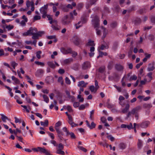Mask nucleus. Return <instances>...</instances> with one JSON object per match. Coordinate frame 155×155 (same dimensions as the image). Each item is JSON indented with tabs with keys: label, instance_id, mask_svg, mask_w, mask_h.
I'll return each instance as SVG.
<instances>
[{
	"label": "nucleus",
	"instance_id": "obj_39",
	"mask_svg": "<svg viewBox=\"0 0 155 155\" xmlns=\"http://www.w3.org/2000/svg\"><path fill=\"white\" fill-rule=\"evenodd\" d=\"M56 153L57 154L62 155H64L65 154L64 152L62 150H57Z\"/></svg>",
	"mask_w": 155,
	"mask_h": 155
},
{
	"label": "nucleus",
	"instance_id": "obj_37",
	"mask_svg": "<svg viewBox=\"0 0 155 155\" xmlns=\"http://www.w3.org/2000/svg\"><path fill=\"white\" fill-rule=\"evenodd\" d=\"M87 45L91 46H94L95 44L94 43V41L90 40L88 41Z\"/></svg>",
	"mask_w": 155,
	"mask_h": 155
},
{
	"label": "nucleus",
	"instance_id": "obj_63",
	"mask_svg": "<svg viewBox=\"0 0 155 155\" xmlns=\"http://www.w3.org/2000/svg\"><path fill=\"white\" fill-rule=\"evenodd\" d=\"M58 72L60 74H62L64 73L65 71L64 69L60 68L58 71Z\"/></svg>",
	"mask_w": 155,
	"mask_h": 155
},
{
	"label": "nucleus",
	"instance_id": "obj_28",
	"mask_svg": "<svg viewBox=\"0 0 155 155\" xmlns=\"http://www.w3.org/2000/svg\"><path fill=\"white\" fill-rule=\"evenodd\" d=\"M99 55L97 57V58H98L99 57H102L103 55L104 56H107V53L106 52H103L100 51H99Z\"/></svg>",
	"mask_w": 155,
	"mask_h": 155
},
{
	"label": "nucleus",
	"instance_id": "obj_9",
	"mask_svg": "<svg viewBox=\"0 0 155 155\" xmlns=\"http://www.w3.org/2000/svg\"><path fill=\"white\" fill-rule=\"evenodd\" d=\"M150 124V122L148 121H146L142 122L141 123L137 124V125L140 126L142 128H146Z\"/></svg>",
	"mask_w": 155,
	"mask_h": 155
},
{
	"label": "nucleus",
	"instance_id": "obj_46",
	"mask_svg": "<svg viewBox=\"0 0 155 155\" xmlns=\"http://www.w3.org/2000/svg\"><path fill=\"white\" fill-rule=\"evenodd\" d=\"M35 63L37 65H40L42 66H44L45 65L44 63L38 61H35Z\"/></svg>",
	"mask_w": 155,
	"mask_h": 155
},
{
	"label": "nucleus",
	"instance_id": "obj_53",
	"mask_svg": "<svg viewBox=\"0 0 155 155\" xmlns=\"http://www.w3.org/2000/svg\"><path fill=\"white\" fill-rule=\"evenodd\" d=\"M58 127H58L54 126V128L55 129L58 134L61 133V132H63L61 131L60 130L59 128Z\"/></svg>",
	"mask_w": 155,
	"mask_h": 155
},
{
	"label": "nucleus",
	"instance_id": "obj_44",
	"mask_svg": "<svg viewBox=\"0 0 155 155\" xmlns=\"http://www.w3.org/2000/svg\"><path fill=\"white\" fill-rule=\"evenodd\" d=\"M117 25V23L116 22H114L110 24V26L113 28L116 27Z\"/></svg>",
	"mask_w": 155,
	"mask_h": 155
},
{
	"label": "nucleus",
	"instance_id": "obj_23",
	"mask_svg": "<svg viewBox=\"0 0 155 155\" xmlns=\"http://www.w3.org/2000/svg\"><path fill=\"white\" fill-rule=\"evenodd\" d=\"M41 125L45 127H47L48 125V120H45V122L41 121Z\"/></svg>",
	"mask_w": 155,
	"mask_h": 155
},
{
	"label": "nucleus",
	"instance_id": "obj_10",
	"mask_svg": "<svg viewBox=\"0 0 155 155\" xmlns=\"http://www.w3.org/2000/svg\"><path fill=\"white\" fill-rule=\"evenodd\" d=\"M42 34V32L38 31L34 34L32 35V38L33 40H36L39 39V37L41 36V34Z\"/></svg>",
	"mask_w": 155,
	"mask_h": 155
},
{
	"label": "nucleus",
	"instance_id": "obj_54",
	"mask_svg": "<svg viewBox=\"0 0 155 155\" xmlns=\"http://www.w3.org/2000/svg\"><path fill=\"white\" fill-rule=\"evenodd\" d=\"M65 81L66 83L68 84H70L71 83V82L69 78L66 77L65 78Z\"/></svg>",
	"mask_w": 155,
	"mask_h": 155
},
{
	"label": "nucleus",
	"instance_id": "obj_7",
	"mask_svg": "<svg viewBox=\"0 0 155 155\" xmlns=\"http://www.w3.org/2000/svg\"><path fill=\"white\" fill-rule=\"evenodd\" d=\"M93 25L95 28H98L99 27V20L97 17H95L93 20Z\"/></svg>",
	"mask_w": 155,
	"mask_h": 155
},
{
	"label": "nucleus",
	"instance_id": "obj_32",
	"mask_svg": "<svg viewBox=\"0 0 155 155\" xmlns=\"http://www.w3.org/2000/svg\"><path fill=\"white\" fill-rule=\"evenodd\" d=\"M57 150H62L64 148V145L61 143H60L57 145Z\"/></svg>",
	"mask_w": 155,
	"mask_h": 155
},
{
	"label": "nucleus",
	"instance_id": "obj_47",
	"mask_svg": "<svg viewBox=\"0 0 155 155\" xmlns=\"http://www.w3.org/2000/svg\"><path fill=\"white\" fill-rule=\"evenodd\" d=\"M95 91H96L99 88V86L98 85V82L97 80L95 81Z\"/></svg>",
	"mask_w": 155,
	"mask_h": 155
},
{
	"label": "nucleus",
	"instance_id": "obj_22",
	"mask_svg": "<svg viewBox=\"0 0 155 155\" xmlns=\"http://www.w3.org/2000/svg\"><path fill=\"white\" fill-rule=\"evenodd\" d=\"M143 108L146 109H149L152 107V105L151 103L144 104L143 105Z\"/></svg>",
	"mask_w": 155,
	"mask_h": 155
},
{
	"label": "nucleus",
	"instance_id": "obj_62",
	"mask_svg": "<svg viewBox=\"0 0 155 155\" xmlns=\"http://www.w3.org/2000/svg\"><path fill=\"white\" fill-rule=\"evenodd\" d=\"M83 5L82 3H79L77 5V8L78 9H80L82 8Z\"/></svg>",
	"mask_w": 155,
	"mask_h": 155
},
{
	"label": "nucleus",
	"instance_id": "obj_34",
	"mask_svg": "<svg viewBox=\"0 0 155 155\" xmlns=\"http://www.w3.org/2000/svg\"><path fill=\"white\" fill-rule=\"evenodd\" d=\"M14 26L9 25H6L5 26V28L7 29L9 31L12 29L14 28Z\"/></svg>",
	"mask_w": 155,
	"mask_h": 155
},
{
	"label": "nucleus",
	"instance_id": "obj_58",
	"mask_svg": "<svg viewBox=\"0 0 155 155\" xmlns=\"http://www.w3.org/2000/svg\"><path fill=\"white\" fill-rule=\"evenodd\" d=\"M70 54H72V57H75L78 55V53L77 52H76L75 51H72V50H71V53H70Z\"/></svg>",
	"mask_w": 155,
	"mask_h": 155
},
{
	"label": "nucleus",
	"instance_id": "obj_2",
	"mask_svg": "<svg viewBox=\"0 0 155 155\" xmlns=\"http://www.w3.org/2000/svg\"><path fill=\"white\" fill-rule=\"evenodd\" d=\"M72 41L76 46H78L82 43V40L77 35H74L72 38Z\"/></svg>",
	"mask_w": 155,
	"mask_h": 155
},
{
	"label": "nucleus",
	"instance_id": "obj_19",
	"mask_svg": "<svg viewBox=\"0 0 155 155\" xmlns=\"http://www.w3.org/2000/svg\"><path fill=\"white\" fill-rule=\"evenodd\" d=\"M38 149H39V151H40L41 153H45L46 155L48 152L47 150L44 148L38 147Z\"/></svg>",
	"mask_w": 155,
	"mask_h": 155
},
{
	"label": "nucleus",
	"instance_id": "obj_3",
	"mask_svg": "<svg viewBox=\"0 0 155 155\" xmlns=\"http://www.w3.org/2000/svg\"><path fill=\"white\" fill-rule=\"evenodd\" d=\"M141 107L140 106H138L134 108L131 110L129 111L127 114V117H129L131 115L135 114H138V111L141 110Z\"/></svg>",
	"mask_w": 155,
	"mask_h": 155
},
{
	"label": "nucleus",
	"instance_id": "obj_26",
	"mask_svg": "<svg viewBox=\"0 0 155 155\" xmlns=\"http://www.w3.org/2000/svg\"><path fill=\"white\" fill-rule=\"evenodd\" d=\"M126 145L123 143H120L119 145V147L120 149L124 150L126 148Z\"/></svg>",
	"mask_w": 155,
	"mask_h": 155
},
{
	"label": "nucleus",
	"instance_id": "obj_42",
	"mask_svg": "<svg viewBox=\"0 0 155 155\" xmlns=\"http://www.w3.org/2000/svg\"><path fill=\"white\" fill-rule=\"evenodd\" d=\"M108 46L107 44H106V45H102L100 49L101 50H103L104 48L108 49Z\"/></svg>",
	"mask_w": 155,
	"mask_h": 155
},
{
	"label": "nucleus",
	"instance_id": "obj_49",
	"mask_svg": "<svg viewBox=\"0 0 155 155\" xmlns=\"http://www.w3.org/2000/svg\"><path fill=\"white\" fill-rule=\"evenodd\" d=\"M107 138L109 139L111 141H114V138L111 135H110L107 136Z\"/></svg>",
	"mask_w": 155,
	"mask_h": 155
},
{
	"label": "nucleus",
	"instance_id": "obj_29",
	"mask_svg": "<svg viewBox=\"0 0 155 155\" xmlns=\"http://www.w3.org/2000/svg\"><path fill=\"white\" fill-rule=\"evenodd\" d=\"M141 19L140 18H137L134 21V23L136 25H138L140 24L141 22Z\"/></svg>",
	"mask_w": 155,
	"mask_h": 155
},
{
	"label": "nucleus",
	"instance_id": "obj_12",
	"mask_svg": "<svg viewBox=\"0 0 155 155\" xmlns=\"http://www.w3.org/2000/svg\"><path fill=\"white\" fill-rule=\"evenodd\" d=\"M86 125L90 129H92L96 127V124L94 122H92L90 124L87 120L86 121Z\"/></svg>",
	"mask_w": 155,
	"mask_h": 155
},
{
	"label": "nucleus",
	"instance_id": "obj_11",
	"mask_svg": "<svg viewBox=\"0 0 155 155\" xmlns=\"http://www.w3.org/2000/svg\"><path fill=\"white\" fill-rule=\"evenodd\" d=\"M90 67V63L88 61L84 62L82 65V68L83 70H86Z\"/></svg>",
	"mask_w": 155,
	"mask_h": 155
},
{
	"label": "nucleus",
	"instance_id": "obj_41",
	"mask_svg": "<svg viewBox=\"0 0 155 155\" xmlns=\"http://www.w3.org/2000/svg\"><path fill=\"white\" fill-rule=\"evenodd\" d=\"M80 104L78 102H74L73 103V106L74 108H77L79 106Z\"/></svg>",
	"mask_w": 155,
	"mask_h": 155
},
{
	"label": "nucleus",
	"instance_id": "obj_40",
	"mask_svg": "<svg viewBox=\"0 0 155 155\" xmlns=\"http://www.w3.org/2000/svg\"><path fill=\"white\" fill-rule=\"evenodd\" d=\"M81 21L82 24H85L86 23L87 20V18L85 17H82L81 18Z\"/></svg>",
	"mask_w": 155,
	"mask_h": 155
},
{
	"label": "nucleus",
	"instance_id": "obj_56",
	"mask_svg": "<svg viewBox=\"0 0 155 155\" xmlns=\"http://www.w3.org/2000/svg\"><path fill=\"white\" fill-rule=\"evenodd\" d=\"M148 39L150 41H153L154 39V36L153 35H150L149 36Z\"/></svg>",
	"mask_w": 155,
	"mask_h": 155
},
{
	"label": "nucleus",
	"instance_id": "obj_50",
	"mask_svg": "<svg viewBox=\"0 0 155 155\" xmlns=\"http://www.w3.org/2000/svg\"><path fill=\"white\" fill-rule=\"evenodd\" d=\"M63 130L64 132L66 133V136H68V134L69 132L66 127H64L63 128Z\"/></svg>",
	"mask_w": 155,
	"mask_h": 155
},
{
	"label": "nucleus",
	"instance_id": "obj_20",
	"mask_svg": "<svg viewBox=\"0 0 155 155\" xmlns=\"http://www.w3.org/2000/svg\"><path fill=\"white\" fill-rule=\"evenodd\" d=\"M73 61V59L72 58H69L66 59L64 60L63 61V63L65 64H67L72 62Z\"/></svg>",
	"mask_w": 155,
	"mask_h": 155
},
{
	"label": "nucleus",
	"instance_id": "obj_5",
	"mask_svg": "<svg viewBox=\"0 0 155 155\" xmlns=\"http://www.w3.org/2000/svg\"><path fill=\"white\" fill-rule=\"evenodd\" d=\"M48 4H47L46 5L41 7L40 9L41 13L42 14V17L45 18L46 17V14L47 12V9L48 8Z\"/></svg>",
	"mask_w": 155,
	"mask_h": 155
},
{
	"label": "nucleus",
	"instance_id": "obj_35",
	"mask_svg": "<svg viewBox=\"0 0 155 155\" xmlns=\"http://www.w3.org/2000/svg\"><path fill=\"white\" fill-rule=\"evenodd\" d=\"M41 51H37L36 53V56L37 58L38 59H40L41 58L40 54L41 53Z\"/></svg>",
	"mask_w": 155,
	"mask_h": 155
},
{
	"label": "nucleus",
	"instance_id": "obj_57",
	"mask_svg": "<svg viewBox=\"0 0 155 155\" xmlns=\"http://www.w3.org/2000/svg\"><path fill=\"white\" fill-rule=\"evenodd\" d=\"M85 108V105L84 104H81L79 107V109L80 110H84Z\"/></svg>",
	"mask_w": 155,
	"mask_h": 155
},
{
	"label": "nucleus",
	"instance_id": "obj_21",
	"mask_svg": "<svg viewBox=\"0 0 155 155\" xmlns=\"http://www.w3.org/2000/svg\"><path fill=\"white\" fill-rule=\"evenodd\" d=\"M44 73V71L42 69H38L35 73V75L37 76H39L40 75Z\"/></svg>",
	"mask_w": 155,
	"mask_h": 155
},
{
	"label": "nucleus",
	"instance_id": "obj_14",
	"mask_svg": "<svg viewBox=\"0 0 155 155\" xmlns=\"http://www.w3.org/2000/svg\"><path fill=\"white\" fill-rule=\"evenodd\" d=\"M68 121L69 124L71 125L72 127H74L78 126V124L74 123L73 122V118L72 117H68Z\"/></svg>",
	"mask_w": 155,
	"mask_h": 155
},
{
	"label": "nucleus",
	"instance_id": "obj_38",
	"mask_svg": "<svg viewBox=\"0 0 155 155\" xmlns=\"http://www.w3.org/2000/svg\"><path fill=\"white\" fill-rule=\"evenodd\" d=\"M137 78V76L135 75H133L132 76L130 77L129 80L131 81L132 80H136Z\"/></svg>",
	"mask_w": 155,
	"mask_h": 155
},
{
	"label": "nucleus",
	"instance_id": "obj_16",
	"mask_svg": "<svg viewBox=\"0 0 155 155\" xmlns=\"http://www.w3.org/2000/svg\"><path fill=\"white\" fill-rule=\"evenodd\" d=\"M0 115L1 116V119L2 120V121L3 122H6V120H7L10 122L11 121V119H10L8 118V117L5 116L3 114H1Z\"/></svg>",
	"mask_w": 155,
	"mask_h": 155
},
{
	"label": "nucleus",
	"instance_id": "obj_1",
	"mask_svg": "<svg viewBox=\"0 0 155 155\" xmlns=\"http://www.w3.org/2000/svg\"><path fill=\"white\" fill-rule=\"evenodd\" d=\"M38 32L37 28L35 27H31L28 30L22 34L24 36H30Z\"/></svg>",
	"mask_w": 155,
	"mask_h": 155
},
{
	"label": "nucleus",
	"instance_id": "obj_52",
	"mask_svg": "<svg viewBox=\"0 0 155 155\" xmlns=\"http://www.w3.org/2000/svg\"><path fill=\"white\" fill-rule=\"evenodd\" d=\"M89 89L91 92H93L94 91V92H96L95 91V87L93 85H91L89 87Z\"/></svg>",
	"mask_w": 155,
	"mask_h": 155
},
{
	"label": "nucleus",
	"instance_id": "obj_30",
	"mask_svg": "<svg viewBox=\"0 0 155 155\" xmlns=\"http://www.w3.org/2000/svg\"><path fill=\"white\" fill-rule=\"evenodd\" d=\"M61 8V9L64 12H67L68 11V9L67 8V6H65L62 5Z\"/></svg>",
	"mask_w": 155,
	"mask_h": 155
},
{
	"label": "nucleus",
	"instance_id": "obj_27",
	"mask_svg": "<svg viewBox=\"0 0 155 155\" xmlns=\"http://www.w3.org/2000/svg\"><path fill=\"white\" fill-rule=\"evenodd\" d=\"M51 27L53 30L55 31H58L60 29V28L58 25H52Z\"/></svg>",
	"mask_w": 155,
	"mask_h": 155
},
{
	"label": "nucleus",
	"instance_id": "obj_33",
	"mask_svg": "<svg viewBox=\"0 0 155 155\" xmlns=\"http://www.w3.org/2000/svg\"><path fill=\"white\" fill-rule=\"evenodd\" d=\"M42 97L44 98V101L47 103H48L49 101V98L45 94H43Z\"/></svg>",
	"mask_w": 155,
	"mask_h": 155
},
{
	"label": "nucleus",
	"instance_id": "obj_43",
	"mask_svg": "<svg viewBox=\"0 0 155 155\" xmlns=\"http://www.w3.org/2000/svg\"><path fill=\"white\" fill-rule=\"evenodd\" d=\"M150 18L151 22L155 24V16H151L150 17Z\"/></svg>",
	"mask_w": 155,
	"mask_h": 155
},
{
	"label": "nucleus",
	"instance_id": "obj_59",
	"mask_svg": "<svg viewBox=\"0 0 155 155\" xmlns=\"http://www.w3.org/2000/svg\"><path fill=\"white\" fill-rule=\"evenodd\" d=\"M11 65L13 67L14 69L15 68V67L16 66L18 65V64L16 63L15 61H12L11 63Z\"/></svg>",
	"mask_w": 155,
	"mask_h": 155
},
{
	"label": "nucleus",
	"instance_id": "obj_8",
	"mask_svg": "<svg viewBox=\"0 0 155 155\" xmlns=\"http://www.w3.org/2000/svg\"><path fill=\"white\" fill-rule=\"evenodd\" d=\"M55 64L53 61H49L47 62L48 65L51 68L54 69L55 68L56 66L58 67L59 66V65L55 61H54Z\"/></svg>",
	"mask_w": 155,
	"mask_h": 155
},
{
	"label": "nucleus",
	"instance_id": "obj_6",
	"mask_svg": "<svg viewBox=\"0 0 155 155\" xmlns=\"http://www.w3.org/2000/svg\"><path fill=\"white\" fill-rule=\"evenodd\" d=\"M60 50L61 52L64 54H66L71 53V49L70 48L66 49L62 47L61 48Z\"/></svg>",
	"mask_w": 155,
	"mask_h": 155
},
{
	"label": "nucleus",
	"instance_id": "obj_25",
	"mask_svg": "<svg viewBox=\"0 0 155 155\" xmlns=\"http://www.w3.org/2000/svg\"><path fill=\"white\" fill-rule=\"evenodd\" d=\"M86 84L85 83V82L84 81H81L78 82V87L81 86L82 87H86Z\"/></svg>",
	"mask_w": 155,
	"mask_h": 155
},
{
	"label": "nucleus",
	"instance_id": "obj_61",
	"mask_svg": "<svg viewBox=\"0 0 155 155\" xmlns=\"http://www.w3.org/2000/svg\"><path fill=\"white\" fill-rule=\"evenodd\" d=\"M41 18V17L39 15H35L34 18V19L35 20H38L40 19Z\"/></svg>",
	"mask_w": 155,
	"mask_h": 155
},
{
	"label": "nucleus",
	"instance_id": "obj_13",
	"mask_svg": "<svg viewBox=\"0 0 155 155\" xmlns=\"http://www.w3.org/2000/svg\"><path fill=\"white\" fill-rule=\"evenodd\" d=\"M115 69L118 71H123L124 69V67L121 64H116L115 65Z\"/></svg>",
	"mask_w": 155,
	"mask_h": 155
},
{
	"label": "nucleus",
	"instance_id": "obj_51",
	"mask_svg": "<svg viewBox=\"0 0 155 155\" xmlns=\"http://www.w3.org/2000/svg\"><path fill=\"white\" fill-rule=\"evenodd\" d=\"M105 71V68L104 67H100L99 69V71L101 73H103Z\"/></svg>",
	"mask_w": 155,
	"mask_h": 155
},
{
	"label": "nucleus",
	"instance_id": "obj_60",
	"mask_svg": "<svg viewBox=\"0 0 155 155\" xmlns=\"http://www.w3.org/2000/svg\"><path fill=\"white\" fill-rule=\"evenodd\" d=\"M56 38V36L55 35L48 36H47V38L49 39H52L55 38Z\"/></svg>",
	"mask_w": 155,
	"mask_h": 155
},
{
	"label": "nucleus",
	"instance_id": "obj_48",
	"mask_svg": "<svg viewBox=\"0 0 155 155\" xmlns=\"http://www.w3.org/2000/svg\"><path fill=\"white\" fill-rule=\"evenodd\" d=\"M78 148L80 150H82L84 152H86L87 151V150L83 147L82 146H78Z\"/></svg>",
	"mask_w": 155,
	"mask_h": 155
},
{
	"label": "nucleus",
	"instance_id": "obj_17",
	"mask_svg": "<svg viewBox=\"0 0 155 155\" xmlns=\"http://www.w3.org/2000/svg\"><path fill=\"white\" fill-rule=\"evenodd\" d=\"M130 108V105L128 104H127L126 105V106L124 108H123L122 110V112L124 113L125 114L129 110Z\"/></svg>",
	"mask_w": 155,
	"mask_h": 155
},
{
	"label": "nucleus",
	"instance_id": "obj_55",
	"mask_svg": "<svg viewBox=\"0 0 155 155\" xmlns=\"http://www.w3.org/2000/svg\"><path fill=\"white\" fill-rule=\"evenodd\" d=\"M127 128L128 130L133 129V124L131 123H130L129 125H127Z\"/></svg>",
	"mask_w": 155,
	"mask_h": 155
},
{
	"label": "nucleus",
	"instance_id": "obj_36",
	"mask_svg": "<svg viewBox=\"0 0 155 155\" xmlns=\"http://www.w3.org/2000/svg\"><path fill=\"white\" fill-rule=\"evenodd\" d=\"M98 144L100 145H102L104 147H105L106 146L107 148L109 146L108 144L106 142L105 143H103L102 142H99Z\"/></svg>",
	"mask_w": 155,
	"mask_h": 155
},
{
	"label": "nucleus",
	"instance_id": "obj_64",
	"mask_svg": "<svg viewBox=\"0 0 155 155\" xmlns=\"http://www.w3.org/2000/svg\"><path fill=\"white\" fill-rule=\"evenodd\" d=\"M49 136L51 137L52 139L53 140L54 139V134L52 133H51L49 132H48Z\"/></svg>",
	"mask_w": 155,
	"mask_h": 155
},
{
	"label": "nucleus",
	"instance_id": "obj_45",
	"mask_svg": "<svg viewBox=\"0 0 155 155\" xmlns=\"http://www.w3.org/2000/svg\"><path fill=\"white\" fill-rule=\"evenodd\" d=\"M64 135V134L63 132H61V133L58 134V136L60 140H63V138L62 137V136L63 135Z\"/></svg>",
	"mask_w": 155,
	"mask_h": 155
},
{
	"label": "nucleus",
	"instance_id": "obj_24",
	"mask_svg": "<svg viewBox=\"0 0 155 155\" xmlns=\"http://www.w3.org/2000/svg\"><path fill=\"white\" fill-rule=\"evenodd\" d=\"M137 145L138 148L140 149L142 147V141L140 139H138Z\"/></svg>",
	"mask_w": 155,
	"mask_h": 155
},
{
	"label": "nucleus",
	"instance_id": "obj_18",
	"mask_svg": "<svg viewBox=\"0 0 155 155\" xmlns=\"http://www.w3.org/2000/svg\"><path fill=\"white\" fill-rule=\"evenodd\" d=\"M12 79L15 82L14 83H13L14 84H20V81L17 78H16L14 76H12Z\"/></svg>",
	"mask_w": 155,
	"mask_h": 155
},
{
	"label": "nucleus",
	"instance_id": "obj_15",
	"mask_svg": "<svg viewBox=\"0 0 155 155\" xmlns=\"http://www.w3.org/2000/svg\"><path fill=\"white\" fill-rule=\"evenodd\" d=\"M155 69L154 64V63H152L149 64L148 67L147 68V71H153Z\"/></svg>",
	"mask_w": 155,
	"mask_h": 155
},
{
	"label": "nucleus",
	"instance_id": "obj_31",
	"mask_svg": "<svg viewBox=\"0 0 155 155\" xmlns=\"http://www.w3.org/2000/svg\"><path fill=\"white\" fill-rule=\"evenodd\" d=\"M69 135H70L71 138L72 139H75L76 138L75 135L73 132H69L68 134V136Z\"/></svg>",
	"mask_w": 155,
	"mask_h": 155
},
{
	"label": "nucleus",
	"instance_id": "obj_4",
	"mask_svg": "<svg viewBox=\"0 0 155 155\" xmlns=\"http://www.w3.org/2000/svg\"><path fill=\"white\" fill-rule=\"evenodd\" d=\"M71 20L68 15L64 16L61 19L62 24L64 25H69L71 22Z\"/></svg>",
	"mask_w": 155,
	"mask_h": 155
}]
</instances>
